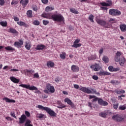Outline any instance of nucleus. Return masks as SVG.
<instances>
[{
  "instance_id": "a211bd4d",
  "label": "nucleus",
  "mask_w": 126,
  "mask_h": 126,
  "mask_svg": "<svg viewBox=\"0 0 126 126\" xmlns=\"http://www.w3.org/2000/svg\"><path fill=\"white\" fill-rule=\"evenodd\" d=\"M46 48V46L43 44H41L40 45H37L35 48V50L37 51H41V50H44Z\"/></svg>"
},
{
  "instance_id": "603ef678",
  "label": "nucleus",
  "mask_w": 126,
  "mask_h": 126,
  "mask_svg": "<svg viewBox=\"0 0 126 126\" xmlns=\"http://www.w3.org/2000/svg\"><path fill=\"white\" fill-rule=\"evenodd\" d=\"M10 115L11 117H13V118H15V119H17L16 116H15V113L14 112H11Z\"/></svg>"
},
{
  "instance_id": "f8f14e48",
  "label": "nucleus",
  "mask_w": 126,
  "mask_h": 126,
  "mask_svg": "<svg viewBox=\"0 0 126 126\" xmlns=\"http://www.w3.org/2000/svg\"><path fill=\"white\" fill-rule=\"evenodd\" d=\"M26 119H27V117L25 115L23 114L20 118H19V124H24L25 123V121H26Z\"/></svg>"
},
{
  "instance_id": "6e6d98bb",
  "label": "nucleus",
  "mask_w": 126,
  "mask_h": 126,
  "mask_svg": "<svg viewBox=\"0 0 126 126\" xmlns=\"http://www.w3.org/2000/svg\"><path fill=\"white\" fill-rule=\"evenodd\" d=\"M79 42H80V39H75L73 44H78Z\"/></svg>"
},
{
  "instance_id": "5701e85b",
  "label": "nucleus",
  "mask_w": 126,
  "mask_h": 126,
  "mask_svg": "<svg viewBox=\"0 0 126 126\" xmlns=\"http://www.w3.org/2000/svg\"><path fill=\"white\" fill-rule=\"evenodd\" d=\"M54 9H55V7L48 6L45 8V11L49 12V11H52V10H54Z\"/></svg>"
},
{
  "instance_id": "13d9d810",
  "label": "nucleus",
  "mask_w": 126,
  "mask_h": 126,
  "mask_svg": "<svg viewBox=\"0 0 126 126\" xmlns=\"http://www.w3.org/2000/svg\"><path fill=\"white\" fill-rule=\"evenodd\" d=\"M32 8L33 10L34 11H37V10H38V7H37V6H33Z\"/></svg>"
},
{
  "instance_id": "bf43d9fd",
  "label": "nucleus",
  "mask_w": 126,
  "mask_h": 126,
  "mask_svg": "<svg viewBox=\"0 0 126 126\" xmlns=\"http://www.w3.org/2000/svg\"><path fill=\"white\" fill-rule=\"evenodd\" d=\"M33 77L35 78H39V74L38 73H35L33 75Z\"/></svg>"
},
{
  "instance_id": "7c9ffc66",
  "label": "nucleus",
  "mask_w": 126,
  "mask_h": 126,
  "mask_svg": "<svg viewBox=\"0 0 126 126\" xmlns=\"http://www.w3.org/2000/svg\"><path fill=\"white\" fill-rule=\"evenodd\" d=\"M102 61L105 63H109V58L108 57L104 56L102 58Z\"/></svg>"
},
{
  "instance_id": "c85d7f7f",
  "label": "nucleus",
  "mask_w": 126,
  "mask_h": 126,
  "mask_svg": "<svg viewBox=\"0 0 126 126\" xmlns=\"http://www.w3.org/2000/svg\"><path fill=\"white\" fill-rule=\"evenodd\" d=\"M25 126H33V125L31 124V121L30 120H27L25 124Z\"/></svg>"
},
{
  "instance_id": "20e7f679",
  "label": "nucleus",
  "mask_w": 126,
  "mask_h": 126,
  "mask_svg": "<svg viewBox=\"0 0 126 126\" xmlns=\"http://www.w3.org/2000/svg\"><path fill=\"white\" fill-rule=\"evenodd\" d=\"M109 13L110 15H112V16H119L122 14V12H121V11L116 9H109Z\"/></svg>"
},
{
  "instance_id": "a18cd8bd",
  "label": "nucleus",
  "mask_w": 126,
  "mask_h": 126,
  "mask_svg": "<svg viewBox=\"0 0 126 126\" xmlns=\"http://www.w3.org/2000/svg\"><path fill=\"white\" fill-rule=\"evenodd\" d=\"M37 118H38V119H43V117H44V115L43 114H37L36 115Z\"/></svg>"
},
{
  "instance_id": "2f4dec72",
  "label": "nucleus",
  "mask_w": 126,
  "mask_h": 126,
  "mask_svg": "<svg viewBox=\"0 0 126 126\" xmlns=\"http://www.w3.org/2000/svg\"><path fill=\"white\" fill-rule=\"evenodd\" d=\"M66 56V54L65 52H62V53L60 54V58L62 60H65Z\"/></svg>"
},
{
  "instance_id": "b1692460",
  "label": "nucleus",
  "mask_w": 126,
  "mask_h": 126,
  "mask_svg": "<svg viewBox=\"0 0 126 126\" xmlns=\"http://www.w3.org/2000/svg\"><path fill=\"white\" fill-rule=\"evenodd\" d=\"M10 79L14 83H18V82H19V80L14 77H10Z\"/></svg>"
},
{
  "instance_id": "c756f323",
  "label": "nucleus",
  "mask_w": 126,
  "mask_h": 126,
  "mask_svg": "<svg viewBox=\"0 0 126 126\" xmlns=\"http://www.w3.org/2000/svg\"><path fill=\"white\" fill-rule=\"evenodd\" d=\"M110 83L113 85H119V84H120V82L117 80H111Z\"/></svg>"
},
{
  "instance_id": "f3484780",
  "label": "nucleus",
  "mask_w": 126,
  "mask_h": 126,
  "mask_svg": "<svg viewBox=\"0 0 126 126\" xmlns=\"http://www.w3.org/2000/svg\"><path fill=\"white\" fill-rule=\"evenodd\" d=\"M108 113H109V111H108L101 112L99 113V117H101V118H104L105 119L106 118V117H107V115H108Z\"/></svg>"
},
{
  "instance_id": "423d86ee",
  "label": "nucleus",
  "mask_w": 126,
  "mask_h": 126,
  "mask_svg": "<svg viewBox=\"0 0 126 126\" xmlns=\"http://www.w3.org/2000/svg\"><path fill=\"white\" fill-rule=\"evenodd\" d=\"M112 119L116 122H123L124 121V118L122 117L120 114H116L112 117Z\"/></svg>"
},
{
  "instance_id": "ea45409f",
  "label": "nucleus",
  "mask_w": 126,
  "mask_h": 126,
  "mask_svg": "<svg viewBox=\"0 0 126 126\" xmlns=\"http://www.w3.org/2000/svg\"><path fill=\"white\" fill-rule=\"evenodd\" d=\"M89 19L91 22H94V16L92 14L90 15L89 17Z\"/></svg>"
},
{
  "instance_id": "6e6552de",
  "label": "nucleus",
  "mask_w": 126,
  "mask_h": 126,
  "mask_svg": "<svg viewBox=\"0 0 126 126\" xmlns=\"http://www.w3.org/2000/svg\"><path fill=\"white\" fill-rule=\"evenodd\" d=\"M116 62H120V64L121 66H123L124 64H125V63H126V59L125 57H121V58L116 59Z\"/></svg>"
},
{
  "instance_id": "e433bc0d",
  "label": "nucleus",
  "mask_w": 126,
  "mask_h": 126,
  "mask_svg": "<svg viewBox=\"0 0 126 126\" xmlns=\"http://www.w3.org/2000/svg\"><path fill=\"white\" fill-rule=\"evenodd\" d=\"M72 48H79L81 47V43H75L71 46Z\"/></svg>"
},
{
  "instance_id": "338daca9",
  "label": "nucleus",
  "mask_w": 126,
  "mask_h": 126,
  "mask_svg": "<svg viewBox=\"0 0 126 126\" xmlns=\"http://www.w3.org/2000/svg\"><path fill=\"white\" fill-rule=\"evenodd\" d=\"M120 67H117V68H114L113 71H119L120 70Z\"/></svg>"
},
{
  "instance_id": "412c9836",
  "label": "nucleus",
  "mask_w": 126,
  "mask_h": 126,
  "mask_svg": "<svg viewBox=\"0 0 126 126\" xmlns=\"http://www.w3.org/2000/svg\"><path fill=\"white\" fill-rule=\"evenodd\" d=\"M57 105H59L57 106V108H58V109H63V108H65V105L62 103V102L60 101H57Z\"/></svg>"
},
{
  "instance_id": "aec40b11",
  "label": "nucleus",
  "mask_w": 126,
  "mask_h": 126,
  "mask_svg": "<svg viewBox=\"0 0 126 126\" xmlns=\"http://www.w3.org/2000/svg\"><path fill=\"white\" fill-rule=\"evenodd\" d=\"M120 29L121 30L122 32H126V25L125 24H122L120 25Z\"/></svg>"
},
{
  "instance_id": "774afa93",
  "label": "nucleus",
  "mask_w": 126,
  "mask_h": 126,
  "mask_svg": "<svg viewBox=\"0 0 126 126\" xmlns=\"http://www.w3.org/2000/svg\"><path fill=\"white\" fill-rule=\"evenodd\" d=\"M115 93H117V94H121V91H118L117 90H115Z\"/></svg>"
},
{
  "instance_id": "c03bdc74",
  "label": "nucleus",
  "mask_w": 126,
  "mask_h": 126,
  "mask_svg": "<svg viewBox=\"0 0 126 126\" xmlns=\"http://www.w3.org/2000/svg\"><path fill=\"white\" fill-rule=\"evenodd\" d=\"M116 59H120L119 57H121L122 56V53L120 52H117L116 53Z\"/></svg>"
},
{
  "instance_id": "72a5a7b5",
  "label": "nucleus",
  "mask_w": 126,
  "mask_h": 126,
  "mask_svg": "<svg viewBox=\"0 0 126 126\" xmlns=\"http://www.w3.org/2000/svg\"><path fill=\"white\" fill-rule=\"evenodd\" d=\"M25 47L26 49H27V50H28V51H29V50H30V49H31V44L30 43H29V42H28V43L26 42Z\"/></svg>"
},
{
  "instance_id": "9b49d317",
  "label": "nucleus",
  "mask_w": 126,
  "mask_h": 126,
  "mask_svg": "<svg viewBox=\"0 0 126 126\" xmlns=\"http://www.w3.org/2000/svg\"><path fill=\"white\" fill-rule=\"evenodd\" d=\"M107 2H101L100 4L102 5V6H111L112 4H113V2H112V0H108L106 1Z\"/></svg>"
},
{
  "instance_id": "cd10ccee",
  "label": "nucleus",
  "mask_w": 126,
  "mask_h": 126,
  "mask_svg": "<svg viewBox=\"0 0 126 126\" xmlns=\"http://www.w3.org/2000/svg\"><path fill=\"white\" fill-rule=\"evenodd\" d=\"M29 2V0H25L23 1L21 4L23 6V7H26V5H27V4Z\"/></svg>"
},
{
  "instance_id": "f704fd0d",
  "label": "nucleus",
  "mask_w": 126,
  "mask_h": 126,
  "mask_svg": "<svg viewBox=\"0 0 126 126\" xmlns=\"http://www.w3.org/2000/svg\"><path fill=\"white\" fill-rule=\"evenodd\" d=\"M32 10H28L27 12V15H28V16L29 17H32L33 15H32Z\"/></svg>"
},
{
  "instance_id": "052dcab7",
  "label": "nucleus",
  "mask_w": 126,
  "mask_h": 126,
  "mask_svg": "<svg viewBox=\"0 0 126 126\" xmlns=\"http://www.w3.org/2000/svg\"><path fill=\"white\" fill-rule=\"evenodd\" d=\"M100 9H101L102 10H108V8H107V7H100Z\"/></svg>"
},
{
  "instance_id": "473e14b6",
  "label": "nucleus",
  "mask_w": 126,
  "mask_h": 126,
  "mask_svg": "<svg viewBox=\"0 0 126 126\" xmlns=\"http://www.w3.org/2000/svg\"><path fill=\"white\" fill-rule=\"evenodd\" d=\"M8 32L9 33H13V34H16V33H17V31H16L15 29L11 28L9 29Z\"/></svg>"
},
{
  "instance_id": "f257e3e1",
  "label": "nucleus",
  "mask_w": 126,
  "mask_h": 126,
  "mask_svg": "<svg viewBox=\"0 0 126 126\" xmlns=\"http://www.w3.org/2000/svg\"><path fill=\"white\" fill-rule=\"evenodd\" d=\"M37 108L38 109H40V110H43V111H46L51 116V117H56V113L55 111L52 110L51 108L48 107H44L43 105H38L37 106Z\"/></svg>"
},
{
  "instance_id": "dca6fc26",
  "label": "nucleus",
  "mask_w": 126,
  "mask_h": 126,
  "mask_svg": "<svg viewBox=\"0 0 126 126\" xmlns=\"http://www.w3.org/2000/svg\"><path fill=\"white\" fill-rule=\"evenodd\" d=\"M98 103L99 105H101V106H107L108 105V102L107 101H104L101 98H99L98 99Z\"/></svg>"
},
{
  "instance_id": "4c0bfd02",
  "label": "nucleus",
  "mask_w": 126,
  "mask_h": 126,
  "mask_svg": "<svg viewBox=\"0 0 126 126\" xmlns=\"http://www.w3.org/2000/svg\"><path fill=\"white\" fill-rule=\"evenodd\" d=\"M0 24L1 25V26H3V27H6L7 26V22H6V21H2L0 22Z\"/></svg>"
},
{
  "instance_id": "4d7b16f0",
  "label": "nucleus",
  "mask_w": 126,
  "mask_h": 126,
  "mask_svg": "<svg viewBox=\"0 0 126 126\" xmlns=\"http://www.w3.org/2000/svg\"><path fill=\"white\" fill-rule=\"evenodd\" d=\"M27 72L31 73H34L35 71L34 70H27Z\"/></svg>"
},
{
  "instance_id": "ddd939ff",
  "label": "nucleus",
  "mask_w": 126,
  "mask_h": 126,
  "mask_svg": "<svg viewBox=\"0 0 126 126\" xmlns=\"http://www.w3.org/2000/svg\"><path fill=\"white\" fill-rule=\"evenodd\" d=\"M80 90L82 91V92H84V93H87V94H90V93H91V90L85 87H82Z\"/></svg>"
},
{
  "instance_id": "8fccbe9b",
  "label": "nucleus",
  "mask_w": 126,
  "mask_h": 126,
  "mask_svg": "<svg viewBox=\"0 0 126 126\" xmlns=\"http://www.w3.org/2000/svg\"><path fill=\"white\" fill-rule=\"evenodd\" d=\"M25 114L26 115V116H27L28 117V118H29V117H30V112L27 111H26L25 112Z\"/></svg>"
},
{
  "instance_id": "3c124183",
  "label": "nucleus",
  "mask_w": 126,
  "mask_h": 126,
  "mask_svg": "<svg viewBox=\"0 0 126 126\" xmlns=\"http://www.w3.org/2000/svg\"><path fill=\"white\" fill-rule=\"evenodd\" d=\"M43 25H47L49 24V21L43 20Z\"/></svg>"
},
{
  "instance_id": "864d4df0",
  "label": "nucleus",
  "mask_w": 126,
  "mask_h": 126,
  "mask_svg": "<svg viewBox=\"0 0 126 126\" xmlns=\"http://www.w3.org/2000/svg\"><path fill=\"white\" fill-rule=\"evenodd\" d=\"M4 0H0V5L2 6L4 4Z\"/></svg>"
},
{
  "instance_id": "a878e982",
  "label": "nucleus",
  "mask_w": 126,
  "mask_h": 126,
  "mask_svg": "<svg viewBox=\"0 0 126 126\" xmlns=\"http://www.w3.org/2000/svg\"><path fill=\"white\" fill-rule=\"evenodd\" d=\"M91 90L92 91H91V93H90V94H96V95H98V96H99L100 93L97 92L96 89H91Z\"/></svg>"
},
{
  "instance_id": "2eb2a0df",
  "label": "nucleus",
  "mask_w": 126,
  "mask_h": 126,
  "mask_svg": "<svg viewBox=\"0 0 126 126\" xmlns=\"http://www.w3.org/2000/svg\"><path fill=\"white\" fill-rule=\"evenodd\" d=\"M71 69L73 72H78L79 71V67L76 65H72L71 66Z\"/></svg>"
},
{
  "instance_id": "1a4fd4ad",
  "label": "nucleus",
  "mask_w": 126,
  "mask_h": 126,
  "mask_svg": "<svg viewBox=\"0 0 126 126\" xmlns=\"http://www.w3.org/2000/svg\"><path fill=\"white\" fill-rule=\"evenodd\" d=\"M23 43H24L23 40L19 39V42L16 41L14 42V46H15V47H16L17 48H21V46L23 45Z\"/></svg>"
},
{
  "instance_id": "6ab92c4d",
  "label": "nucleus",
  "mask_w": 126,
  "mask_h": 126,
  "mask_svg": "<svg viewBox=\"0 0 126 126\" xmlns=\"http://www.w3.org/2000/svg\"><path fill=\"white\" fill-rule=\"evenodd\" d=\"M98 74L99 75H100V76H105V75H111V73H109L106 71H100L98 72Z\"/></svg>"
},
{
  "instance_id": "39448f33",
  "label": "nucleus",
  "mask_w": 126,
  "mask_h": 126,
  "mask_svg": "<svg viewBox=\"0 0 126 126\" xmlns=\"http://www.w3.org/2000/svg\"><path fill=\"white\" fill-rule=\"evenodd\" d=\"M19 86L23 87V88H26V89H29V90H38L37 87L35 86H30V85L26 84H21L19 85Z\"/></svg>"
},
{
  "instance_id": "09e8293b",
  "label": "nucleus",
  "mask_w": 126,
  "mask_h": 126,
  "mask_svg": "<svg viewBox=\"0 0 126 126\" xmlns=\"http://www.w3.org/2000/svg\"><path fill=\"white\" fill-rule=\"evenodd\" d=\"M18 3V1H15V0H13L11 3V4L12 5H13V4L16 5Z\"/></svg>"
},
{
  "instance_id": "de8ad7c7",
  "label": "nucleus",
  "mask_w": 126,
  "mask_h": 126,
  "mask_svg": "<svg viewBox=\"0 0 126 126\" xmlns=\"http://www.w3.org/2000/svg\"><path fill=\"white\" fill-rule=\"evenodd\" d=\"M114 68L113 66H109L108 67V69H109V71H112V72L114 71Z\"/></svg>"
},
{
  "instance_id": "e2e57ef3",
  "label": "nucleus",
  "mask_w": 126,
  "mask_h": 126,
  "mask_svg": "<svg viewBox=\"0 0 126 126\" xmlns=\"http://www.w3.org/2000/svg\"><path fill=\"white\" fill-rule=\"evenodd\" d=\"M14 20L15 21H19V18L17 17L14 16Z\"/></svg>"
},
{
  "instance_id": "7ed1b4c3",
  "label": "nucleus",
  "mask_w": 126,
  "mask_h": 126,
  "mask_svg": "<svg viewBox=\"0 0 126 126\" xmlns=\"http://www.w3.org/2000/svg\"><path fill=\"white\" fill-rule=\"evenodd\" d=\"M52 19L54 21H58V22H64V18L61 14H54L51 16Z\"/></svg>"
},
{
  "instance_id": "393cba45",
  "label": "nucleus",
  "mask_w": 126,
  "mask_h": 126,
  "mask_svg": "<svg viewBox=\"0 0 126 126\" xmlns=\"http://www.w3.org/2000/svg\"><path fill=\"white\" fill-rule=\"evenodd\" d=\"M46 64L48 67H54V66H55V63H54L53 62H51V61L47 62Z\"/></svg>"
},
{
  "instance_id": "a19ab883",
  "label": "nucleus",
  "mask_w": 126,
  "mask_h": 126,
  "mask_svg": "<svg viewBox=\"0 0 126 126\" xmlns=\"http://www.w3.org/2000/svg\"><path fill=\"white\" fill-rule=\"evenodd\" d=\"M33 24L36 26L40 25V22L37 20H35L33 21Z\"/></svg>"
},
{
  "instance_id": "bb28decb",
  "label": "nucleus",
  "mask_w": 126,
  "mask_h": 126,
  "mask_svg": "<svg viewBox=\"0 0 126 126\" xmlns=\"http://www.w3.org/2000/svg\"><path fill=\"white\" fill-rule=\"evenodd\" d=\"M4 100H5L7 103H15V100L10 99L7 97H4Z\"/></svg>"
},
{
  "instance_id": "0eeeda50",
  "label": "nucleus",
  "mask_w": 126,
  "mask_h": 126,
  "mask_svg": "<svg viewBox=\"0 0 126 126\" xmlns=\"http://www.w3.org/2000/svg\"><path fill=\"white\" fill-rule=\"evenodd\" d=\"M46 89L51 93H55V87H54L53 86L51 85V84H46Z\"/></svg>"
},
{
  "instance_id": "4468645a",
  "label": "nucleus",
  "mask_w": 126,
  "mask_h": 126,
  "mask_svg": "<svg viewBox=\"0 0 126 126\" xmlns=\"http://www.w3.org/2000/svg\"><path fill=\"white\" fill-rule=\"evenodd\" d=\"M64 102H65L66 103H67V104L71 106L72 108H74V104H73V102H72V101H71V100L69 98H66L64 99Z\"/></svg>"
},
{
  "instance_id": "680f3d73",
  "label": "nucleus",
  "mask_w": 126,
  "mask_h": 126,
  "mask_svg": "<svg viewBox=\"0 0 126 126\" xmlns=\"http://www.w3.org/2000/svg\"><path fill=\"white\" fill-rule=\"evenodd\" d=\"M104 52V49L103 48L100 49V50L99 51V53L100 55H102L103 54V52Z\"/></svg>"
},
{
  "instance_id": "37998d69",
  "label": "nucleus",
  "mask_w": 126,
  "mask_h": 126,
  "mask_svg": "<svg viewBox=\"0 0 126 126\" xmlns=\"http://www.w3.org/2000/svg\"><path fill=\"white\" fill-rule=\"evenodd\" d=\"M126 109V107L125 105H121L119 107V110H125Z\"/></svg>"
},
{
  "instance_id": "49530a36",
  "label": "nucleus",
  "mask_w": 126,
  "mask_h": 126,
  "mask_svg": "<svg viewBox=\"0 0 126 126\" xmlns=\"http://www.w3.org/2000/svg\"><path fill=\"white\" fill-rule=\"evenodd\" d=\"M92 77L93 79H94V80H98V79H99V77L96 75H93Z\"/></svg>"
},
{
  "instance_id": "c9c22d12",
  "label": "nucleus",
  "mask_w": 126,
  "mask_h": 126,
  "mask_svg": "<svg viewBox=\"0 0 126 126\" xmlns=\"http://www.w3.org/2000/svg\"><path fill=\"white\" fill-rule=\"evenodd\" d=\"M5 50L7 51H10L11 52H13L14 50H15L14 48H12L11 46H7L5 47Z\"/></svg>"
},
{
  "instance_id": "79ce46f5",
  "label": "nucleus",
  "mask_w": 126,
  "mask_h": 126,
  "mask_svg": "<svg viewBox=\"0 0 126 126\" xmlns=\"http://www.w3.org/2000/svg\"><path fill=\"white\" fill-rule=\"evenodd\" d=\"M113 108L115 110H117L119 108V103L113 104Z\"/></svg>"
},
{
  "instance_id": "58836bf2",
  "label": "nucleus",
  "mask_w": 126,
  "mask_h": 126,
  "mask_svg": "<svg viewBox=\"0 0 126 126\" xmlns=\"http://www.w3.org/2000/svg\"><path fill=\"white\" fill-rule=\"evenodd\" d=\"M70 11L72 13H74L75 14H78L79 13V12L74 8H71L70 9Z\"/></svg>"
},
{
  "instance_id": "4be33fe9",
  "label": "nucleus",
  "mask_w": 126,
  "mask_h": 126,
  "mask_svg": "<svg viewBox=\"0 0 126 126\" xmlns=\"http://www.w3.org/2000/svg\"><path fill=\"white\" fill-rule=\"evenodd\" d=\"M17 24L18 25H20V26H24V27H28V25L26 23H25L24 22H22L20 21V22H17Z\"/></svg>"
},
{
  "instance_id": "f03ea898",
  "label": "nucleus",
  "mask_w": 126,
  "mask_h": 126,
  "mask_svg": "<svg viewBox=\"0 0 126 126\" xmlns=\"http://www.w3.org/2000/svg\"><path fill=\"white\" fill-rule=\"evenodd\" d=\"M96 22L97 24L101 25V26H104L105 28H111L112 27V25L110 24V23L107 22L106 21L103 19H97L96 20Z\"/></svg>"
},
{
  "instance_id": "5fc2aeb1",
  "label": "nucleus",
  "mask_w": 126,
  "mask_h": 126,
  "mask_svg": "<svg viewBox=\"0 0 126 126\" xmlns=\"http://www.w3.org/2000/svg\"><path fill=\"white\" fill-rule=\"evenodd\" d=\"M41 1L44 4H47V3L49 2L48 0H41Z\"/></svg>"
},
{
  "instance_id": "9d476101",
  "label": "nucleus",
  "mask_w": 126,
  "mask_h": 126,
  "mask_svg": "<svg viewBox=\"0 0 126 126\" xmlns=\"http://www.w3.org/2000/svg\"><path fill=\"white\" fill-rule=\"evenodd\" d=\"M91 68H92V69H94V71H98V70H100L101 69V66H100L99 64L95 63L94 65H92L90 66Z\"/></svg>"
},
{
  "instance_id": "0e129e2a",
  "label": "nucleus",
  "mask_w": 126,
  "mask_h": 126,
  "mask_svg": "<svg viewBox=\"0 0 126 126\" xmlns=\"http://www.w3.org/2000/svg\"><path fill=\"white\" fill-rule=\"evenodd\" d=\"M74 87L75 88V89H78L79 88V85L77 84H74Z\"/></svg>"
},
{
  "instance_id": "69168bd1",
  "label": "nucleus",
  "mask_w": 126,
  "mask_h": 126,
  "mask_svg": "<svg viewBox=\"0 0 126 126\" xmlns=\"http://www.w3.org/2000/svg\"><path fill=\"white\" fill-rule=\"evenodd\" d=\"M10 71H14V72H16V71H19V70L17 69H11L10 70Z\"/></svg>"
}]
</instances>
